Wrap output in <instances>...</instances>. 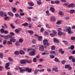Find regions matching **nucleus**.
I'll list each match as a JSON object with an SVG mask.
<instances>
[{
    "label": "nucleus",
    "instance_id": "1",
    "mask_svg": "<svg viewBox=\"0 0 75 75\" xmlns=\"http://www.w3.org/2000/svg\"><path fill=\"white\" fill-rule=\"evenodd\" d=\"M43 43L44 45H47V46L50 45V43H48V41L47 39H45L43 40Z\"/></svg>",
    "mask_w": 75,
    "mask_h": 75
},
{
    "label": "nucleus",
    "instance_id": "2",
    "mask_svg": "<svg viewBox=\"0 0 75 75\" xmlns=\"http://www.w3.org/2000/svg\"><path fill=\"white\" fill-rule=\"evenodd\" d=\"M36 50L34 49H32V51H31L29 52V54L31 56H34L35 55V53Z\"/></svg>",
    "mask_w": 75,
    "mask_h": 75
},
{
    "label": "nucleus",
    "instance_id": "3",
    "mask_svg": "<svg viewBox=\"0 0 75 75\" xmlns=\"http://www.w3.org/2000/svg\"><path fill=\"white\" fill-rule=\"evenodd\" d=\"M68 32V33L69 34H72L73 33V32L71 31V28L70 27H68V28L66 30Z\"/></svg>",
    "mask_w": 75,
    "mask_h": 75
},
{
    "label": "nucleus",
    "instance_id": "4",
    "mask_svg": "<svg viewBox=\"0 0 75 75\" xmlns=\"http://www.w3.org/2000/svg\"><path fill=\"white\" fill-rule=\"evenodd\" d=\"M25 71H28V72L30 73L32 72V69L29 67H26L25 69Z\"/></svg>",
    "mask_w": 75,
    "mask_h": 75
},
{
    "label": "nucleus",
    "instance_id": "5",
    "mask_svg": "<svg viewBox=\"0 0 75 75\" xmlns=\"http://www.w3.org/2000/svg\"><path fill=\"white\" fill-rule=\"evenodd\" d=\"M39 50L40 51H44V47L42 45H40L39 47Z\"/></svg>",
    "mask_w": 75,
    "mask_h": 75
},
{
    "label": "nucleus",
    "instance_id": "6",
    "mask_svg": "<svg viewBox=\"0 0 75 75\" xmlns=\"http://www.w3.org/2000/svg\"><path fill=\"white\" fill-rule=\"evenodd\" d=\"M20 62L21 64L25 65V64H26V59L22 60Z\"/></svg>",
    "mask_w": 75,
    "mask_h": 75
},
{
    "label": "nucleus",
    "instance_id": "7",
    "mask_svg": "<svg viewBox=\"0 0 75 75\" xmlns=\"http://www.w3.org/2000/svg\"><path fill=\"white\" fill-rule=\"evenodd\" d=\"M18 68L19 69H20V71L21 73H24V72L25 71V69H22L20 67H18Z\"/></svg>",
    "mask_w": 75,
    "mask_h": 75
},
{
    "label": "nucleus",
    "instance_id": "8",
    "mask_svg": "<svg viewBox=\"0 0 75 75\" xmlns=\"http://www.w3.org/2000/svg\"><path fill=\"white\" fill-rule=\"evenodd\" d=\"M10 66V63H7L5 64V68L7 69H10V67H8Z\"/></svg>",
    "mask_w": 75,
    "mask_h": 75
},
{
    "label": "nucleus",
    "instance_id": "9",
    "mask_svg": "<svg viewBox=\"0 0 75 75\" xmlns=\"http://www.w3.org/2000/svg\"><path fill=\"white\" fill-rule=\"evenodd\" d=\"M75 7V4L73 3L68 6V7Z\"/></svg>",
    "mask_w": 75,
    "mask_h": 75
},
{
    "label": "nucleus",
    "instance_id": "10",
    "mask_svg": "<svg viewBox=\"0 0 75 75\" xmlns=\"http://www.w3.org/2000/svg\"><path fill=\"white\" fill-rule=\"evenodd\" d=\"M19 53L21 55H24L25 52L23 50H21L19 51Z\"/></svg>",
    "mask_w": 75,
    "mask_h": 75
},
{
    "label": "nucleus",
    "instance_id": "11",
    "mask_svg": "<svg viewBox=\"0 0 75 75\" xmlns=\"http://www.w3.org/2000/svg\"><path fill=\"white\" fill-rule=\"evenodd\" d=\"M38 40L40 41H42V36H39L38 37Z\"/></svg>",
    "mask_w": 75,
    "mask_h": 75
},
{
    "label": "nucleus",
    "instance_id": "12",
    "mask_svg": "<svg viewBox=\"0 0 75 75\" xmlns=\"http://www.w3.org/2000/svg\"><path fill=\"white\" fill-rule=\"evenodd\" d=\"M28 4L29 5V6H31V7L33 6L34 5V3L32 2H28Z\"/></svg>",
    "mask_w": 75,
    "mask_h": 75
},
{
    "label": "nucleus",
    "instance_id": "13",
    "mask_svg": "<svg viewBox=\"0 0 75 75\" xmlns=\"http://www.w3.org/2000/svg\"><path fill=\"white\" fill-rule=\"evenodd\" d=\"M8 15L10 16H11V17H13L14 16V14L10 12H8Z\"/></svg>",
    "mask_w": 75,
    "mask_h": 75
},
{
    "label": "nucleus",
    "instance_id": "14",
    "mask_svg": "<svg viewBox=\"0 0 75 75\" xmlns=\"http://www.w3.org/2000/svg\"><path fill=\"white\" fill-rule=\"evenodd\" d=\"M39 71V69H36L34 71V74L37 75L38 74V72Z\"/></svg>",
    "mask_w": 75,
    "mask_h": 75
},
{
    "label": "nucleus",
    "instance_id": "15",
    "mask_svg": "<svg viewBox=\"0 0 75 75\" xmlns=\"http://www.w3.org/2000/svg\"><path fill=\"white\" fill-rule=\"evenodd\" d=\"M50 11L52 12V13H54L55 11V8L54 7H51L50 8Z\"/></svg>",
    "mask_w": 75,
    "mask_h": 75
},
{
    "label": "nucleus",
    "instance_id": "16",
    "mask_svg": "<svg viewBox=\"0 0 75 75\" xmlns=\"http://www.w3.org/2000/svg\"><path fill=\"white\" fill-rule=\"evenodd\" d=\"M62 42L64 43V44H65V45H68V42L67 41L63 40L62 41Z\"/></svg>",
    "mask_w": 75,
    "mask_h": 75
},
{
    "label": "nucleus",
    "instance_id": "17",
    "mask_svg": "<svg viewBox=\"0 0 75 75\" xmlns=\"http://www.w3.org/2000/svg\"><path fill=\"white\" fill-rule=\"evenodd\" d=\"M21 25L24 26V27H27L28 25V23H25L24 24H22Z\"/></svg>",
    "mask_w": 75,
    "mask_h": 75
},
{
    "label": "nucleus",
    "instance_id": "18",
    "mask_svg": "<svg viewBox=\"0 0 75 75\" xmlns=\"http://www.w3.org/2000/svg\"><path fill=\"white\" fill-rule=\"evenodd\" d=\"M12 11L14 13H16V11H17V9L16 8H12Z\"/></svg>",
    "mask_w": 75,
    "mask_h": 75
},
{
    "label": "nucleus",
    "instance_id": "19",
    "mask_svg": "<svg viewBox=\"0 0 75 75\" xmlns=\"http://www.w3.org/2000/svg\"><path fill=\"white\" fill-rule=\"evenodd\" d=\"M56 20L55 18L54 17H52L51 18V21H55Z\"/></svg>",
    "mask_w": 75,
    "mask_h": 75
},
{
    "label": "nucleus",
    "instance_id": "20",
    "mask_svg": "<svg viewBox=\"0 0 75 75\" xmlns=\"http://www.w3.org/2000/svg\"><path fill=\"white\" fill-rule=\"evenodd\" d=\"M75 10L74 9H71L70 10L69 13H70V14H74V13L75 12Z\"/></svg>",
    "mask_w": 75,
    "mask_h": 75
},
{
    "label": "nucleus",
    "instance_id": "21",
    "mask_svg": "<svg viewBox=\"0 0 75 75\" xmlns=\"http://www.w3.org/2000/svg\"><path fill=\"white\" fill-rule=\"evenodd\" d=\"M53 41L54 42H57V43H59V41L55 38H54Z\"/></svg>",
    "mask_w": 75,
    "mask_h": 75
},
{
    "label": "nucleus",
    "instance_id": "22",
    "mask_svg": "<svg viewBox=\"0 0 75 75\" xmlns=\"http://www.w3.org/2000/svg\"><path fill=\"white\" fill-rule=\"evenodd\" d=\"M62 34H64V33L62 32H59L58 33V35L59 36H61V35H62Z\"/></svg>",
    "mask_w": 75,
    "mask_h": 75
},
{
    "label": "nucleus",
    "instance_id": "23",
    "mask_svg": "<svg viewBox=\"0 0 75 75\" xmlns=\"http://www.w3.org/2000/svg\"><path fill=\"white\" fill-rule=\"evenodd\" d=\"M14 54L16 55H18L20 54V53H19V52L18 51H16L14 52Z\"/></svg>",
    "mask_w": 75,
    "mask_h": 75
},
{
    "label": "nucleus",
    "instance_id": "24",
    "mask_svg": "<svg viewBox=\"0 0 75 75\" xmlns=\"http://www.w3.org/2000/svg\"><path fill=\"white\" fill-rule=\"evenodd\" d=\"M54 61L55 62H60V61H59V59H58L57 57H56L54 58Z\"/></svg>",
    "mask_w": 75,
    "mask_h": 75
},
{
    "label": "nucleus",
    "instance_id": "25",
    "mask_svg": "<svg viewBox=\"0 0 75 75\" xmlns=\"http://www.w3.org/2000/svg\"><path fill=\"white\" fill-rule=\"evenodd\" d=\"M6 14V13H4V12L3 11H1L0 12V15L1 17H3V16L4 14Z\"/></svg>",
    "mask_w": 75,
    "mask_h": 75
},
{
    "label": "nucleus",
    "instance_id": "26",
    "mask_svg": "<svg viewBox=\"0 0 75 75\" xmlns=\"http://www.w3.org/2000/svg\"><path fill=\"white\" fill-rule=\"evenodd\" d=\"M10 41L11 42H15L16 40L14 39L11 38L10 39Z\"/></svg>",
    "mask_w": 75,
    "mask_h": 75
},
{
    "label": "nucleus",
    "instance_id": "27",
    "mask_svg": "<svg viewBox=\"0 0 75 75\" xmlns=\"http://www.w3.org/2000/svg\"><path fill=\"white\" fill-rule=\"evenodd\" d=\"M15 45L16 46H19L20 45V42H19V41H16L15 43Z\"/></svg>",
    "mask_w": 75,
    "mask_h": 75
},
{
    "label": "nucleus",
    "instance_id": "28",
    "mask_svg": "<svg viewBox=\"0 0 75 75\" xmlns=\"http://www.w3.org/2000/svg\"><path fill=\"white\" fill-rule=\"evenodd\" d=\"M36 1H37V3L38 5H41L42 3V2L41 1H37V0H36Z\"/></svg>",
    "mask_w": 75,
    "mask_h": 75
},
{
    "label": "nucleus",
    "instance_id": "29",
    "mask_svg": "<svg viewBox=\"0 0 75 75\" xmlns=\"http://www.w3.org/2000/svg\"><path fill=\"white\" fill-rule=\"evenodd\" d=\"M59 16H63L64 15V13L61 11H60L59 12Z\"/></svg>",
    "mask_w": 75,
    "mask_h": 75
},
{
    "label": "nucleus",
    "instance_id": "30",
    "mask_svg": "<svg viewBox=\"0 0 75 75\" xmlns=\"http://www.w3.org/2000/svg\"><path fill=\"white\" fill-rule=\"evenodd\" d=\"M19 42H21V43H22L23 42V38H20L19 40Z\"/></svg>",
    "mask_w": 75,
    "mask_h": 75
},
{
    "label": "nucleus",
    "instance_id": "31",
    "mask_svg": "<svg viewBox=\"0 0 75 75\" xmlns=\"http://www.w3.org/2000/svg\"><path fill=\"white\" fill-rule=\"evenodd\" d=\"M15 31L16 33H20V30L18 29H15Z\"/></svg>",
    "mask_w": 75,
    "mask_h": 75
},
{
    "label": "nucleus",
    "instance_id": "32",
    "mask_svg": "<svg viewBox=\"0 0 75 75\" xmlns=\"http://www.w3.org/2000/svg\"><path fill=\"white\" fill-rule=\"evenodd\" d=\"M55 46L53 45L52 46L51 50H54L55 49Z\"/></svg>",
    "mask_w": 75,
    "mask_h": 75
},
{
    "label": "nucleus",
    "instance_id": "33",
    "mask_svg": "<svg viewBox=\"0 0 75 75\" xmlns=\"http://www.w3.org/2000/svg\"><path fill=\"white\" fill-rule=\"evenodd\" d=\"M26 62L28 64H30V63H31L32 62V61L31 60H26Z\"/></svg>",
    "mask_w": 75,
    "mask_h": 75
},
{
    "label": "nucleus",
    "instance_id": "34",
    "mask_svg": "<svg viewBox=\"0 0 75 75\" xmlns=\"http://www.w3.org/2000/svg\"><path fill=\"white\" fill-rule=\"evenodd\" d=\"M11 42L10 41H8L7 42V45H9V44H13V43Z\"/></svg>",
    "mask_w": 75,
    "mask_h": 75
},
{
    "label": "nucleus",
    "instance_id": "35",
    "mask_svg": "<svg viewBox=\"0 0 75 75\" xmlns=\"http://www.w3.org/2000/svg\"><path fill=\"white\" fill-rule=\"evenodd\" d=\"M74 46L73 45H71L70 47V49L71 50H74Z\"/></svg>",
    "mask_w": 75,
    "mask_h": 75
},
{
    "label": "nucleus",
    "instance_id": "36",
    "mask_svg": "<svg viewBox=\"0 0 75 75\" xmlns=\"http://www.w3.org/2000/svg\"><path fill=\"white\" fill-rule=\"evenodd\" d=\"M28 27L30 28H31L32 27H33V24H32L29 23L28 24Z\"/></svg>",
    "mask_w": 75,
    "mask_h": 75
},
{
    "label": "nucleus",
    "instance_id": "37",
    "mask_svg": "<svg viewBox=\"0 0 75 75\" xmlns=\"http://www.w3.org/2000/svg\"><path fill=\"white\" fill-rule=\"evenodd\" d=\"M3 57V53L2 52L0 53V58H1Z\"/></svg>",
    "mask_w": 75,
    "mask_h": 75
},
{
    "label": "nucleus",
    "instance_id": "38",
    "mask_svg": "<svg viewBox=\"0 0 75 75\" xmlns=\"http://www.w3.org/2000/svg\"><path fill=\"white\" fill-rule=\"evenodd\" d=\"M28 33H30V34L31 35V34H33L34 33V32H33V31L31 30H30L28 31Z\"/></svg>",
    "mask_w": 75,
    "mask_h": 75
},
{
    "label": "nucleus",
    "instance_id": "39",
    "mask_svg": "<svg viewBox=\"0 0 75 75\" xmlns=\"http://www.w3.org/2000/svg\"><path fill=\"white\" fill-rule=\"evenodd\" d=\"M10 26L11 27L12 29H14L15 28V27H14L13 25L12 24H10Z\"/></svg>",
    "mask_w": 75,
    "mask_h": 75
},
{
    "label": "nucleus",
    "instance_id": "40",
    "mask_svg": "<svg viewBox=\"0 0 75 75\" xmlns=\"http://www.w3.org/2000/svg\"><path fill=\"white\" fill-rule=\"evenodd\" d=\"M46 13L47 14L46 16H49L50 15V14H49V11H46Z\"/></svg>",
    "mask_w": 75,
    "mask_h": 75
},
{
    "label": "nucleus",
    "instance_id": "41",
    "mask_svg": "<svg viewBox=\"0 0 75 75\" xmlns=\"http://www.w3.org/2000/svg\"><path fill=\"white\" fill-rule=\"evenodd\" d=\"M50 35L51 37H55V34H54L53 33H51L50 34Z\"/></svg>",
    "mask_w": 75,
    "mask_h": 75
},
{
    "label": "nucleus",
    "instance_id": "42",
    "mask_svg": "<svg viewBox=\"0 0 75 75\" xmlns=\"http://www.w3.org/2000/svg\"><path fill=\"white\" fill-rule=\"evenodd\" d=\"M61 23V22L59 21H58L56 23V24L58 25H59Z\"/></svg>",
    "mask_w": 75,
    "mask_h": 75
},
{
    "label": "nucleus",
    "instance_id": "43",
    "mask_svg": "<svg viewBox=\"0 0 75 75\" xmlns=\"http://www.w3.org/2000/svg\"><path fill=\"white\" fill-rule=\"evenodd\" d=\"M4 19L5 20H9V17L7 16L4 18Z\"/></svg>",
    "mask_w": 75,
    "mask_h": 75
},
{
    "label": "nucleus",
    "instance_id": "44",
    "mask_svg": "<svg viewBox=\"0 0 75 75\" xmlns=\"http://www.w3.org/2000/svg\"><path fill=\"white\" fill-rule=\"evenodd\" d=\"M33 61L34 62H37V58H34L33 59Z\"/></svg>",
    "mask_w": 75,
    "mask_h": 75
},
{
    "label": "nucleus",
    "instance_id": "45",
    "mask_svg": "<svg viewBox=\"0 0 75 75\" xmlns=\"http://www.w3.org/2000/svg\"><path fill=\"white\" fill-rule=\"evenodd\" d=\"M70 66V65H65V68H66V69H67L68 68H69V67Z\"/></svg>",
    "mask_w": 75,
    "mask_h": 75
},
{
    "label": "nucleus",
    "instance_id": "46",
    "mask_svg": "<svg viewBox=\"0 0 75 75\" xmlns=\"http://www.w3.org/2000/svg\"><path fill=\"white\" fill-rule=\"evenodd\" d=\"M54 1L55 3H56V4H58L59 3V1Z\"/></svg>",
    "mask_w": 75,
    "mask_h": 75
},
{
    "label": "nucleus",
    "instance_id": "47",
    "mask_svg": "<svg viewBox=\"0 0 75 75\" xmlns=\"http://www.w3.org/2000/svg\"><path fill=\"white\" fill-rule=\"evenodd\" d=\"M70 39L71 40H75V37H72Z\"/></svg>",
    "mask_w": 75,
    "mask_h": 75
},
{
    "label": "nucleus",
    "instance_id": "48",
    "mask_svg": "<svg viewBox=\"0 0 75 75\" xmlns=\"http://www.w3.org/2000/svg\"><path fill=\"white\" fill-rule=\"evenodd\" d=\"M32 42L33 44H35V42H36V40L34 39H33V40H32Z\"/></svg>",
    "mask_w": 75,
    "mask_h": 75
},
{
    "label": "nucleus",
    "instance_id": "49",
    "mask_svg": "<svg viewBox=\"0 0 75 75\" xmlns=\"http://www.w3.org/2000/svg\"><path fill=\"white\" fill-rule=\"evenodd\" d=\"M62 30V28H58V29L57 30V31H58V32H61V31Z\"/></svg>",
    "mask_w": 75,
    "mask_h": 75
},
{
    "label": "nucleus",
    "instance_id": "50",
    "mask_svg": "<svg viewBox=\"0 0 75 75\" xmlns=\"http://www.w3.org/2000/svg\"><path fill=\"white\" fill-rule=\"evenodd\" d=\"M27 19L28 20V21H31V18L30 17H28Z\"/></svg>",
    "mask_w": 75,
    "mask_h": 75
},
{
    "label": "nucleus",
    "instance_id": "51",
    "mask_svg": "<svg viewBox=\"0 0 75 75\" xmlns=\"http://www.w3.org/2000/svg\"><path fill=\"white\" fill-rule=\"evenodd\" d=\"M1 33H4V30L3 29H1L0 30Z\"/></svg>",
    "mask_w": 75,
    "mask_h": 75
},
{
    "label": "nucleus",
    "instance_id": "52",
    "mask_svg": "<svg viewBox=\"0 0 75 75\" xmlns=\"http://www.w3.org/2000/svg\"><path fill=\"white\" fill-rule=\"evenodd\" d=\"M8 60H9V61H13V59H12V58H11V57H9L8 58Z\"/></svg>",
    "mask_w": 75,
    "mask_h": 75
},
{
    "label": "nucleus",
    "instance_id": "53",
    "mask_svg": "<svg viewBox=\"0 0 75 75\" xmlns=\"http://www.w3.org/2000/svg\"><path fill=\"white\" fill-rule=\"evenodd\" d=\"M45 70V69H39V72H43V71H44Z\"/></svg>",
    "mask_w": 75,
    "mask_h": 75
},
{
    "label": "nucleus",
    "instance_id": "54",
    "mask_svg": "<svg viewBox=\"0 0 75 75\" xmlns=\"http://www.w3.org/2000/svg\"><path fill=\"white\" fill-rule=\"evenodd\" d=\"M54 71L55 72H58V68L57 67L55 68Z\"/></svg>",
    "mask_w": 75,
    "mask_h": 75
},
{
    "label": "nucleus",
    "instance_id": "55",
    "mask_svg": "<svg viewBox=\"0 0 75 75\" xmlns=\"http://www.w3.org/2000/svg\"><path fill=\"white\" fill-rule=\"evenodd\" d=\"M73 58V56H70L69 57V59L70 60H71V59H72Z\"/></svg>",
    "mask_w": 75,
    "mask_h": 75
},
{
    "label": "nucleus",
    "instance_id": "56",
    "mask_svg": "<svg viewBox=\"0 0 75 75\" xmlns=\"http://www.w3.org/2000/svg\"><path fill=\"white\" fill-rule=\"evenodd\" d=\"M16 17H18L19 14L18 13H15V14Z\"/></svg>",
    "mask_w": 75,
    "mask_h": 75
},
{
    "label": "nucleus",
    "instance_id": "57",
    "mask_svg": "<svg viewBox=\"0 0 75 75\" xmlns=\"http://www.w3.org/2000/svg\"><path fill=\"white\" fill-rule=\"evenodd\" d=\"M55 52L54 51H51L50 52V53L51 54H55Z\"/></svg>",
    "mask_w": 75,
    "mask_h": 75
},
{
    "label": "nucleus",
    "instance_id": "58",
    "mask_svg": "<svg viewBox=\"0 0 75 75\" xmlns=\"http://www.w3.org/2000/svg\"><path fill=\"white\" fill-rule=\"evenodd\" d=\"M46 27H47V28H51L48 25V24H46Z\"/></svg>",
    "mask_w": 75,
    "mask_h": 75
},
{
    "label": "nucleus",
    "instance_id": "59",
    "mask_svg": "<svg viewBox=\"0 0 75 75\" xmlns=\"http://www.w3.org/2000/svg\"><path fill=\"white\" fill-rule=\"evenodd\" d=\"M44 30V29L43 28H42L40 29V32H41V33H42Z\"/></svg>",
    "mask_w": 75,
    "mask_h": 75
},
{
    "label": "nucleus",
    "instance_id": "60",
    "mask_svg": "<svg viewBox=\"0 0 75 75\" xmlns=\"http://www.w3.org/2000/svg\"><path fill=\"white\" fill-rule=\"evenodd\" d=\"M53 33L55 35L57 34V32H56V31H55V30H53Z\"/></svg>",
    "mask_w": 75,
    "mask_h": 75
},
{
    "label": "nucleus",
    "instance_id": "61",
    "mask_svg": "<svg viewBox=\"0 0 75 75\" xmlns=\"http://www.w3.org/2000/svg\"><path fill=\"white\" fill-rule=\"evenodd\" d=\"M39 61H40V62H41L42 61H44V59H40L39 60Z\"/></svg>",
    "mask_w": 75,
    "mask_h": 75
},
{
    "label": "nucleus",
    "instance_id": "62",
    "mask_svg": "<svg viewBox=\"0 0 75 75\" xmlns=\"http://www.w3.org/2000/svg\"><path fill=\"white\" fill-rule=\"evenodd\" d=\"M20 15L21 16H24V13H20Z\"/></svg>",
    "mask_w": 75,
    "mask_h": 75
},
{
    "label": "nucleus",
    "instance_id": "63",
    "mask_svg": "<svg viewBox=\"0 0 75 75\" xmlns=\"http://www.w3.org/2000/svg\"><path fill=\"white\" fill-rule=\"evenodd\" d=\"M72 61L73 62H75V58H73L72 59Z\"/></svg>",
    "mask_w": 75,
    "mask_h": 75
},
{
    "label": "nucleus",
    "instance_id": "64",
    "mask_svg": "<svg viewBox=\"0 0 75 75\" xmlns=\"http://www.w3.org/2000/svg\"><path fill=\"white\" fill-rule=\"evenodd\" d=\"M4 33L5 34H8V31L7 30H4Z\"/></svg>",
    "mask_w": 75,
    "mask_h": 75
}]
</instances>
